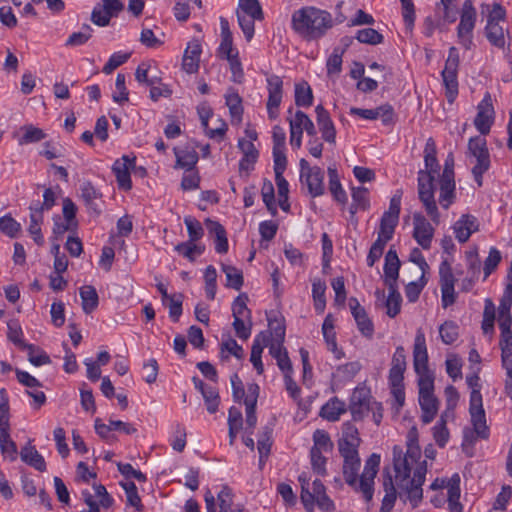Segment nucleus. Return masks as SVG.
Instances as JSON below:
<instances>
[{
  "label": "nucleus",
  "instance_id": "1",
  "mask_svg": "<svg viewBox=\"0 0 512 512\" xmlns=\"http://www.w3.org/2000/svg\"><path fill=\"white\" fill-rule=\"evenodd\" d=\"M420 458V447L413 440L409 441L405 453L398 446L393 448L398 495L404 502L408 501L412 508L417 507L423 498L422 485L427 473V463L425 460L420 461Z\"/></svg>",
  "mask_w": 512,
  "mask_h": 512
},
{
  "label": "nucleus",
  "instance_id": "2",
  "mask_svg": "<svg viewBox=\"0 0 512 512\" xmlns=\"http://www.w3.org/2000/svg\"><path fill=\"white\" fill-rule=\"evenodd\" d=\"M343 458L342 473L345 482L355 491L362 493L368 502L373 497L374 479L380 465V455L373 453L365 462L362 474L359 476L361 460L358 449L339 448Z\"/></svg>",
  "mask_w": 512,
  "mask_h": 512
},
{
  "label": "nucleus",
  "instance_id": "3",
  "mask_svg": "<svg viewBox=\"0 0 512 512\" xmlns=\"http://www.w3.org/2000/svg\"><path fill=\"white\" fill-rule=\"evenodd\" d=\"M436 153L435 141L433 138L427 139L424 148L425 170L418 172V196L431 221L438 225L440 213L434 197V175L439 171Z\"/></svg>",
  "mask_w": 512,
  "mask_h": 512
},
{
  "label": "nucleus",
  "instance_id": "4",
  "mask_svg": "<svg viewBox=\"0 0 512 512\" xmlns=\"http://www.w3.org/2000/svg\"><path fill=\"white\" fill-rule=\"evenodd\" d=\"M291 25L300 37L314 41L322 38L333 27L334 21L328 11L307 6L293 12Z\"/></svg>",
  "mask_w": 512,
  "mask_h": 512
},
{
  "label": "nucleus",
  "instance_id": "5",
  "mask_svg": "<svg viewBox=\"0 0 512 512\" xmlns=\"http://www.w3.org/2000/svg\"><path fill=\"white\" fill-rule=\"evenodd\" d=\"M466 381L471 388L469 414L473 429L464 430V442L472 444L477 438L487 439L489 437V428L480 392V378L478 374L474 373L467 376Z\"/></svg>",
  "mask_w": 512,
  "mask_h": 512
},
{
  "label": "nucleus",
  "instance_id": "6",
  "mask_svg": "<svg viewBox=\"0 0 512 512\" xmlns=\"http://www.w3.org/2000/svg\"><path fill=\"white\" fill-rule=\"evenodd\" d=\"M238 24L247 41L254 36V22L264 18L262 7L258 0H239L236 9Z\"/></svg>",
  "mask_w": 512,
  "mask_h": 512
},
{
  "label": "nucleus",
  "instance_id": "7",
  "mask_svg": "<svg viewBox=\"0 0 512 512\" xmlns=\"http://www.w3.org/2000/svg\"><path fill=\"white\" fill-rule=\"evenodd\" d=\"M468 155L475 159L472 174L478 186H482V176L490 167V155L486 140L481 136L470 138Z\"/></svg>",
  "mask_w": 512,
  "mask_h": 512
},
{
  "label": "nucleus",
  "instance_id": "8",
  "mask_svg": "<svg viewBox=\"0 0 512 512\" xmlns=\"http://www.w3.org/2000/svg\"><path fill=\"white\" fill-rule=\"evenodd\" d=\"M300 179L307 185L308 192L312 197H318L324 194V172L321 168L311 167L305 159L300 160Z\"/></svg>",
  "mask_w": 512,
  "mask_h": 512
},
{
  "label": "nucleus",
  "instance_id": "9",
  "mask_svg": "<svg viewBox=\"0 0 512 512\" xmlns=\"http://www.w3.org/2000/svg\"><path fill=\"white\" fill-rule=\"evenodd\" d=\"M380 410V403L371 399L370 392L363 387L355 388L349 404V410L354 420L363 419L370 410Z\"/></svg>",
  "mask_w": 512,
  "mask_h": 512
},
{
  "label": "nucleus",
  "instance_id": "10",
  "mask_svg": "<svg viewBox=\"0 0 512 512\" xmlns=\"http://www.w3.org/2000/svg\"><path fill=\"white\" fill-rule=\"evenodd\" d=\"M290 144L292 147L300 148L302 145V134L306 131L309 136L316 135V129L312 120L302 111H297L289 119Z\"/></svg>",
  "mask_w": 512,
  "mask_h": 512
},
{
  "label": "nucleus",
  "instance_id": "11",
  "mask_svg": "<svg viewBox=\"0 0 512 512\" xmlns=\"http://www.w3.org/2000/svg\"><path fill=\"white\" fill-rule=\"evenodd\" d=\"M459 66V55L456 48L449 50V55L442 71L443 82L447 90V97L452 102L458 93L457 71Z\"/></svg>",
  "mask_w": 512,
  "mask_h": 512
},
{
  "label": "nucleus",
  "instance_id": "12",
  "mask_svg": "<svg viewBox=\"0 0 512 512\" xmlns=\"http://www.w3.org/2000/svg\"><path fill=\"white\" fill-rule=\"evenodd\" d=\"M476 10L471 0H466L461 9L460 22L457 27V34L460 42L469 48L471 44V35L476 23Z\"/></svg>",
  "mask_w": 512,
  "mask_h": 512
},
{
  "label": "nucleus",
  "instance_id": "13",
  "mask_svg": "<svg viewBox=\"0 0 512 512\" xmlns=\"http://www.w3.org/2000/svg\"><path fill=\"white\" fill-rule=\"evenodd\" d=\"M266 82L268 92L266 109L269 119L275 120L279 115V107L283 98V80L278 75H269Z\"/></svg>",
  "mask_w": 512,
  "mask_h": 512
},
{
  "label": "nucleus",
  "instance_id": "14",
  "mask_svg": "<svg viewBox=\"0 0 512 512\" xmlns=\"http://www.w3.org/2000/svg\"><path fill=\"white\" fill-rule=\"evenodd\" d=\"M102 4H98L94 7L91 14V21L101 27H105L110 23L112 17L118 16V14L124 9V5L120 0H101Z\"/></svg>",
  "mask_w": 512,
  "mask_h": 512
},
{
  "label": "nucleus",
  "instance_id": "15",
  "mask_svg": "<svg viewBox=\"0 0 512 512\" xmlns=\"http://www.w3.org/2000/svg\"><path fill=\"white\" fill-rule=\"evenodd\" d=\"M435 229L420 212L413 214V238L425 250L430 249Z\"/></svg>",
  "mask_w": 512,
  "mask_h": 512
},
{
  "label": "nucleus",
  "instance_id": "16",
  "mask_svg": "<svg viewBox=\"0 0 512 512\" xmlns=\"http://www.w3.org/2000/svg\"><path fill=\"white\" fill-rule=\"evenodd\" d=\"M494 122V108L490 94H486L478 104L477 115L474 119L476 129L482 134L487 135L490 132Z\"/></svg>",
  "mask_w": 512,
  "mask_h": 512
},
{
  "label": "nucleus",
  "instance_id": "17",
  "mask_svg": "<svg viewBox=\"0 0 512 512\" xmlns=\"http://www.w3.org/2000/svg\"><path fill=\"white\" fill-rule=\"evenodd\" d=\"M93 490L94 494L89 490L82 492V498L89 507V510L82 512H99V506L109 508L112 505L113 500L103 485L95 484Z\"/></svg>",
  "mask_w": 512,
  "mask_h": 512
},
{
  "label": "nucleus",
  "instance_id": "18",
  "mask_svg": "<svg viewBox=\"0 0 512 512\" xmlns=\"http://www.w3.org/2000/svg\"><path fill=\"white\" fill-rule=\"evenodd\" d=\"M413 362L417 374L428 373V353L426 347L425 335L421 329L417 330L414 347Z\"/></svg>",
  "mask_w": 512,
  "mask_h": 512
},
{
  "label": "nucleus",
  "instance_id": "19",
  "mask_svg": "<svg viewBox=\"0 0 512 512\" xmlns=\"http://www.w3.org/2000/svg\"><path fill=\"white\" fill-rule=\"evenodd\" d=\"M135 165V157L130 158L124 155L122 158L116 160L113 164L112 170L116 176L119 188L123 190H130L132 182L130 178V170Z\"/></svg>",
  "mask_w": 512,
  "mask_h": 512
},
{
  "label": "nucleus",
  "instance_id": "20",
  "mask_svg": "<svg viewBox=\"0 0 512 512\" xmlns=\"http://www.w3.org/2000/svg\"><path fill=\"white\" fill-rule=\"evenodd\" d=\"M299 481L302 489L301 501L307 511L312 512L315 498L325 493V487L320 480H314L312 483V490H310L309 480L304 474L299 476Z\"/></svg>",
  "mask_w": 512,
  "mask_h": 512
},
{
  "label": "nucleus",
  "instance_id": "21",
  "mask_svg": "<svg viewBox=\"0 0 512 512\" xmlns=\"http://www.w3.org/2000/svg\"><path fill=\"white\" fill-rule=\"evenodd\" d=\"M19 146L39 143L47 137L43 129L33 125L24 124L12 134Z\"/></svg>",
  "mask_w": 512,
  "mask_h": 512
},
{
  "label": "nucleus",
  "instance_id": "22",
  "mask_svg": "<svg viewBox=\"0 0 512 512\" xmlns=\"http://www.w3.org/2000/svg\"><path fill=\"white\" fill-rule=\"evenodd\" d=\"M455 180L451 172L446 170L439 179V204L442 208L448 209L455 200Z\"/></svg>",
  "mask_w": 512,
  "mask_h": 512
},
{
  "label": "nucleus",
  "instance_id": "23",
  "mask_svg": "<svg viewBox=\"0 0 512 512\" xmlns=\"http://www.w3.org/2000/svg\"><path fill=\"white\" fill-rule=\"evenodd\" d=\"M479 228V223L476 217L464 214L453 225V230L456 239L465 243L470 238L471 234L476 232Z\"/></svg>",
  "mask_w": 512,
  "mask_h": 512
},
{
  "label": "nucleus",
  "instance_id": "24",
  "mask_svg": "<svg viewBox=\"0 0 512 512\" xmlns=\"http://www.w3.org/2000/svg\"><path fill=\"white\" fill-rule=\"evenodd\" d=\"M315 112L322 138L330 144H335L336 130L328 111L322 105H317Z\"/></svg>",
  "mask_w": 512,
  "mask_h": 512
},
{
  "label": "nucleus",
  "instance_id": "25",
  "mask_svg": "<svg viewBox=\"0 0 512 512\" xmlns=\"http://www.w3.org/2000/svg\"><path fill=\"white\" fill-rule=\"evenodd\" d=\"M404 369L391 367L389 371V383L391 387V393L398 405V407H402L405 402V392H404Z\"/></svg>",
  "mask_w": 512,
  "mask_h": 512
},
{
  "label": "nucleus",
  "instance_id": "26",
  "mask_svg": "<svg viewBox=\"0 0 512 512\" xmlns=\"http://www.w3.org/2000/svg\"><path fill=\"white\" fill-rule=\"evenodd\" d=\"M259 394V386L257 384H250L248 386V394L245 397L244 404L246 406V425L247 429H254L257 423V416L255 413L257 397Z\"/></svg>",
  "mask_w": 512,
  "mask_h": 512
},
{
  "label": "nucleus",
  "instance_id": "27",
  "mask_svg": "<svg viewBox=\"0 0 512 512\" xmlns=\"http://www.w3.org/2000/svg\"><path fill=\"white\" fill-rule=\"evenodd\" d=\"M200 54H201V45H200L199 41H197V40L191 41L188 44V46L184 52L183 63H182L183 69L187 73L197 72V70L199 68Z\"/></svg>",
  "mask_w": 512,
  "mask_h": 512
},
{
  "label": "nucleus",
  "instance_id": "28",
  "mask_svg": "<svg viewBox=\"0 0 512 512\" xmlns=\"http://www.w3.org/2000/svg\"><path fill=\"white\" fill-rule=\"evenodd\" d=\"M400 260L395 250L390 249L385 256L384 274L388 287L396 286L399 275Z\"/></svg>",
  "mask_w": 512,
  "mask_h": 512
},
{
  "label": "nucleus",
  "instance_id": "29",
  "mask_svg": "<svg viewBox=\"0 0 512 512\" xmlns=\"http://www.w3.org/2000/svg\"><path fill=\"white\" fill-rule=\"evenodd\" d=\"M174 154L176 157L175 168L190 171L198 161V154L193 147L185 146L181 148H174Z\"/></svg>",
  "mask_w": 512,
  "mask_h": 512
},
{
  "label": "nucleus",
  "instance_id": "30",
  "mask_svg": "<svg viewBox=\"0 0 512 512\" xmlns=\"http://www.w3.org/2000/svg\"><path fill=\"white\" fill-rule=\"evenodd\" d=\"M402 192L397 191L390 200L389 208L381 218V225L395 229L398 224Z\"/></svg>",
  "mask_w": 512,
  "mask_h": 512
},
{
  "label": "nucleus",
  "instance_id": "31",
  "mask_svg": "<svg viewBox=\"0 0 512 512\" xmlns=\"http://www.w3.org/2000/svg\"><path fill=\"white\" fill-rule=\"evenodd\" d=\"M205 224L208 232L215 236V250L221 254L226 253L228 251V240L224 227L210 219H207Z\"/></svg>",
  "mask_w": 512,
  "mask_h": 512
},
{
  "label": "nucleus",
  "instance_id": "32",
  "mask_svg": "<svg viewBox=\"0 0 512 512\" xmlns=\"http://www.w3.org/2000/svg\"><path fill=\"white\" fill-rule=\"evenodd\" d=\"M448 490V505L450 512H462V505L459 502L460 498V476L454 474L446 484Z\"/></svg>",
  "mask_w": 512,
  "mask_h": 512
},
{
  "label": "nucleus",
  "instance_id": "33",
  "mask_svg": "<svg viewBox=\"0 0 512 512\" xmlns=\"http://www.w3.org/2000/svg\"><path fill=\"white\" fill-rule=\"evenodd\" d=\"M383 488L385 495L382 500L380 512H390L397 498V491L394 486L392 476L389 472L383 473Z\"/></svg>",
  "mask_w": 512,
  "mask_h": 512
},
{
  "label": "nucleus",
  "instance_id": "34",
  "mask_svg": "<svg viewBox=\"0 0 512 512\" xmlns=\"http://www.w3.org/2000/svg\"><path fill=\"white\" fill-rule=\"evenodd\" d=\"M226 105L229 108L232 122L240 123L243 114L242 98L233 88H229L225 94Z\"/></svg>",
  "mask_w": 512,
  "mask_h": 512
},
{
  "label": "nucleus",
  "instance_id": "35",
  "mask_svg": "<svg viewBox=\"0 0 512 512\" xmlns=\"http://www.w3.org/2000/svg\"><path fill=\"white\" fill-rule=\"evenodd\" d=\"M272 433L273 429L269 426H265L261 429L258 436L257 449L259 452V465L261 468L264 465L265 460L268 457L271 450Z\"/></svg>",
  "mask_w": 512,
  "mask_h": 512
},
{
  "label": "nucleus",
  "instance_id": "36",
  "mask_svg": "<svg viewBox=\"0 0 512 512\" xmlns=\"http://www.w3.org/2000/svg\"><path fill=\"white\" fill-rule=\"evenodd\" d=\"M360 442L358 429L351 423H345L342 429V437L338 441V448L358 449Z\"/></svg>",
  "mask_w": 512,
  "mask_h": 512
},
{
  "label": "nucleus",
  "instance_id": "37",
  "mask_svg": "<svg viewBox=\"0 0 512 512\" xmlns=\"http://www.w3.org/2000/svg\"><path fill=\"white\" fill-rule=\"evenodd\" d=\"M30 225L28 231L33 237L35 243L39 246L44 244V238L41 233V224L43 222V214L38 210V207L30 206Z\"/></svg>",
  "mask_w": 512,
  "mask_h": 512
},
{
  "label": "nucleus",
  "instance_id": "38",
  "mask_svg": "<svg viewBox=\"0 0 512 512\" xmlns=\"http://www.w3.org/2000/svg\"><path fill=\"white\" fill-rule=\"evenodd\" d=\"M22 461L32 466L38 471L46 470V463L43 456L36 450L34 446L27 445L20 452Z\"/></svg>",
  "mask_w": 512,
  "mask_h": 512
},
{
  "label": "nucleus",
  "instance_id": "39",
  "mask_svg": "<svg viewBox=\"0 0 512 512\" xmlns=\"http://www.w3.org/2000/svg\"><path fill=\"white\" fill-rule=\"evenodd\" d=\"M346 412L345 402L332 398L321 409L320 415L329 421H336Z\"/></svg>",
  "mask_w": 512,
  "mask_h": 512
},
{
  "label": "nucleus",
  "instance_id": "40",
  "mask_svg": "<svg viewBox=\"0 0 512 512\" xmlns=\"http://www.w3.org/2000/svg\"><path fill=\"white\" fill-rule=\"evenodd\" d=\"M82 300V309L86 314L93 312L99 303L96 289L91 285L82 286L79 290Z\"/></svg>",
  "mask_w": 512,
  "mask_h": 512
},
{
  "label": "nucleus",
  "instance_id": "41",
  "mask_svg": "<svg viewBox=\"0 0 512 512\" xmlns=\"http://www.w3.org/2000/svg\"><path fill=\"white\" fill-rule=\"evenodd\" d=\"M269 325L273 328L275 336L274 340L271 343H268L269 352L273 358L277 359L282 355V353L287 351L282 345L285 337V328L280 323H277V326L273 327V322L271 320H269Z\"/></svg>",
  "mask_w": 512,
  "mask_h": 512
},
{
  "label": "nucleus",
  "instance_id": "42",
  "mask_svg": "<svg viewBox=\"0 0 512 512\" xmlns=\"http://www.w3.org/2000/svg\"><path fill=\"white\" fill-rule=\"evenodd\" d=\"M322 332L329 349L332 352L336 353V357L340 359L343 356V353L341 351H337V344L334 332V320L331 314H328L325 317L322 325Z\"/></svg>",
  "mask_w": 512,
  "mask_h": 512
},
{
  "label": "nucleus",
  "instance_id": "43",
  "mask_svg": "<svg viewBox=\"0 0 512 512\" xmlns=\"http://www.w3.org/2000/svg\"><path fill=\"white\" fill-rule=\"evenodd\" d=\"M419 404L422 410V421L430 423L438 411V401L435 396L419 397Z\"/></svg>",
  "mask_w": 512,
  "mask_h": 512
},
{
  "label": "nucleus",
  "instance_id": "44",
  "mask_svg": "<svg viewBox=\"0 0 512 512\" xmlns=\"http://www.w3.org/2000/svg\"><path fill=\"white\" fill-rule=\"evenodd\" d=\"M218 505L220 512H243V507L237 505L233 508V493L232 490L224 486L217 495Z\"/></svg>",
  "mask_w": 512,
  "mask_h": 512
},
{
  "label": "nucleus",
  "instance_id": "45",
  "mask_svg": "<svg viewBox=\"0 0 512 512\" xmlns=\"http://www.w3.org/2000/svg\"><path fill=\"white\" fill-rule=\"evenodd\" d=\"M448 417H450L449 411H444L441 414L439 421L433 427L434 440L440 447H444L449 440V431L446 426Z\"/></svg>",
  "mask_w": 512,
  "mask_h": 512
},
{
  "label": "nucleus",
  "instance_id": "46",
  "mask_svg": "<svg viewBox=\"0 0 512 512\" xmlns=\"http://www.w3.org/2000/svg\"><path fill=\"white\" fill-rule=\"evenodd\" d=\"M350 213L354 215L358 210H366L369 207L368 189L364 187L353 188Z\"/></svg>",
  "mask_w": 512,
  "mask_h": 512
},
{
  "label": "nucleus",
  "instance_id": "47",
  "mask_svg": "<svg viewBox=\"0 0 512 512\" xmlns=\"http://www.w3.org/2000/svg\"><path fill=\"white\" fill-rule=\"evenodd\" d=\"M328 176H329V190L336 201L340 203L346 202V193L343 190L337 170L332 167H328Z\"/></svg>",
  "mask_w": 512,
  "mask_h": 512
},
{
  "label": "nucleus",
  "instance_id": "48",
  "mask_svg": "<svg viewBox=\"0 0 512 512\" xmlns=\"http://www.w3.org/2000/svg\"><path fill=\"white\" fill-rule=\"evenodd\" d=\"M312 101L313 94L308 83L303 81L295 84V104L299 107H309Z\"/></svg>",
  "mask_w": 512,
  "mask_h": 512
},
{
  "label": "nucleus",
  "instance_id": "49",
  "mask_svg": "<svg viewBox=\"0 0 512 512\" xmlns=\"http://www.w3.org/2000/svg\"><path fill=\"white\" fill-rule=\"evenodd\" d=\"M0 450L4 458L11 461L16 459L17 446L11 439L10 430L0 431Z\"/></svg>",
  "mask_w": 512,
  "mask_h": 512
},
{
  "label": "nucleus",
  "instance_id": "50",
  "mask_svg": "<svg viewBox=\"0 0 512 512\" xmlns=\"http://www.w3.org/2000/svg\"><path fill=\"white\" fill-rule=\"evenodd\" d=\"M485 31L486 37L492 45L498 48H503L505 46L504 29L500 24L487 23Z\"/></svg>",
  "mask_w": 512,
  "mask_h": 512
},
{
  "label": "nucleus",
  "instance_id": "51",
  "mask_svg": "<svg viewBox=\"0 0 512 512\" xmlns=\"http://www.w3.org/2000/svg\"><path fill=\"white\" fill-rule=\"evenodd\" d=\"M495 305L491 299L485 300L482 330L484 334L492 335L494 331Z\"/></svg>",
  "mask_w": 512,
  "mask_h": 512
},
{
  "label": "nucleus",
  "instance_id": "52",
  "mask_svg": "<svg viewBox=\"0 0 512 512\" xmlns=\"http://www.w3.org/2000/svg\"><path fill=\"white\" fill-rule=\"evenodd\" d=\"M439 334L442 342L446 345L454 343L459 336V328L453 321H445L439 327Z\"/></svg>",
  "mask_w": 512,
  "mask_h": 512
},
{
  "label": "nucleus",
  "instance_id": "53",
  "mask_svg": "<svg viewBox=\"0 0 512 512\" xmlns=\"http://www.w3.org/2000/svg\"><path fill=\"white\" fill-rule=\"evenodd\" d=\"M512 306V270L507 274V285L498 307V315L510 314Z\"/></svg>",
  "mask_w": 512,
  "mask_h": 512
},
{
  "label": "nucleus",
  "instance_id": "54",
  "mask_svg": "<svg viewBox=\"0 0 512 512\" xmlns=\"http://www.w3.org/2000/svg\"><path fill=\"white\" fill-rule=\"evenodd\" d=\"M388 288L389 295L386 300L387 315L394 318L400 312L402 298L396 286Z\"/></svg>",
  "mask_w": 512,
  "mask_h": 512
},
{
  "label": "nucleus",
  "instance_id": "55",
  "mask_svg": "<svg viewBox=\"0 0 512 512\" xmlns=\"http://www.w3.org/2000/svg\"><path fill=\"white\" fill-rule=\"evenodd\" d=\"M313 442L314 444L311 450L329 452L333 448V443L330 439V436L324 430L318 429L313 433Z\"/></svg>",
  "mask_w": 512,
  "mask_h": 512
},
{
  "label": "nucleus",
  "instance_id": "56",
  "mask_svg": "<svg viewBox=\"0 0 512 512\" xmlns=\"http://www.w3.org/2000/svg\"><path fill=\"white\" fill-rule=\"evenodd\" d=\"M0 231L10 238H15L21 231V224L7 214L0 217Z\"/></svg>",
  "mask_w": 512,
  "mask_h": 512
},
{
  "label": "nucleus",
  "instance_id": "57",
  "mask_svg": "<svg viewBox=\"0 0 512 512\" xmlns=\"http://www.w3.org/2000/svg\"><path fill=\"white\" fill-rule=\"evenodd\" d=\"M354 319L357 323L358 329L360 332L366 337H372L374 332L373 323L369 319L365 309L357 310V312L352 313Z\"/></svg>",
  "mask_w": 512,
  "mask_h": 512
},
{
  "label": "nucleus",
  "instance_id": "58",
  "mask_svg": "<svg viewBox=\"0 0 512 512\" xmlns=\"http://www.w3.org/2000/svg\"><path fill=\"white\" fill-rule=\"evenodd\" d=\"M222 270L227 278V286L239 290L243 285L242 271L231 265H222Z\"/></svg>",
  "mask_w": 512,
  "mask_h": 512
},
{
  "label": "nucleus",
  "instance_id": "59",
  "mask_svg": "<svg viewBox=\"0 0 512 512\" xmlns=\"http://www.w3.org/2000/svg\"><path fill=\"white\" fill-rule=\"evenodd\" d=\"M175 250L183 255L185 258L189 259L193 262L196 256L201 255L203 253L204 248L200 245L195 244V242H182L175 246Z\"/></svg>",
  "mask_w": 512,
  "mask_h": 512
},
{
  "label": "nucleus",
  "instance_id": "60",
  "mask_svg": "<svg viewBox=\"0 0 512 512\" xmlns=\"http://www.w3.org/2000/svg\"><path fill=\"white\" fill-rule=\"evenodd\" d=\"M184 223L187 227V231H188V235H189L188 241L196 242L202 238L204 231L201 226V223L197 219H195L192 216H186L184 218Z\"/></svg>",
  "mask_w": 512,
  "mask_h": 512
},
{
  "label": "nucleus",
  "instance_id": "61",
  "mask_svg": "<svg viewBox=\"0 0 512 512\" xmlns=\"http://www.w3.org/2000/svg\"><path fill=\"white\" fill-rule=\"evenodd\" d=\"M80 191L85 204L91 208H93L94 201L101 197V193L89 181L82 182Z\"/></svg>",
  "mask_w": 512,
  "mask_h": 512
},
{
  "label": "nucleus",
  "instance_id": "62",
  "mask_svg": "<svg viewBox=\"0 0 512 512\" xmlns=\"http://www.w3.org/2000/svg\"><path fill=\"white\" fill-rule=\"evenodd\" d=\"M356 39L361 43L376 45L383 41V36L375 29L365 28L357 32Z\"/></svg>",
  "mask_w": 512,
  "mask_h": 512
},
{
  "label": "nucleus",
  "instance_id": "63",
  "mask_svg": "<svg viewBox=\"0 0 512 512\" xmlns=\"http://www.w3.org/2000/svg\"><path fill=\"white\" fill-rule=\"evenodd\" d=\"M28 349V359L34 366L46 365L51 362L50 357L41 349L33 345H25Z\"/></svg>",
  "mask_w": 512,
  "mask_h": 512
},
{
  "label": "nucleus",
  "instance_id": "64",
  "mask_svg": "<svg viewBox=\"0 0 512 512\" xmlns=\"http://www.w3.org/2000/svg\"><path fill=\"white\" fill-rule=\"evenodd\" d=\"M361 370V364L358 361L349 362L337 368V375L344 381L352 380Z\"/></svg>",
  "mask_w": 512,
  "mask_h": 512
}]
</instances>
